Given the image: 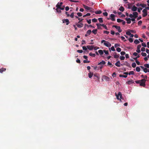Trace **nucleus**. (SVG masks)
<instances>
[{"mask_svg":"<svg viewBox=\"0 0 149 149\" xmlns=\"http://www.w3.org/2000/svg\"><path fill=\"white\" fill-rule=\"evenodd\" d=\"M109 49L110 51H111V50H112L113 51H115V49L113 46H112L111 48H109Z\"/></svg>","mask_w":149,"mask_h":149,"instance_id":"nucleus-27","label":"nucleus"},{"mask_svg":"<svg viewBox=\"0 0 149 149\" xmlns=\"http://www.w3.org/2000/svg\"><path fill=\"white\" fill-rule=\"evenodd\" d=\"M125 19L128 24H130L131 22V19L130 18H126Z\"/></svg>","mask_w":149,"mask_h":149,"instance_id":"nucleus-21","label":"nucleus"},{"mask_svg":"<svg viewBox=\"0 0 149 149\" xmlns=\"http://www.w3.org/2000/svg\"><path fill=\"white\" fill-rule=\"evenodd\" d=\"M102 26L105 29L108 30L107 26L103 24H102Z\"/></svg>","mask_w":149,"mask_h":149,"instance_id":"nucleus-42","label":"nucleus"},{"mask_svg":"<svg viewBox=\"0 0 149 149\" xmlns=\"http://www.w3.org/2000/svg\"><path fill=\"white\" fill-rule=\"evenodd\" d=\"M116 73L115 72H114L113 73V74H112V76L113 77H116Z\"/></svg>","mask_w":149,"mask_h":149,"instance_id":"nucleus-62","label":"nucleus"},{"mask_svg":"<svg viewBox=\"0 0 149 149\" xmlns=\"http://www.w3.org/2000/svg\"><path fill=\"white\" fill-rule=\"evenodd\" d=\"M134 74V72L133 71H130L128 73V74L129 75H133Z\"/></svg>","mask_w":149,"mask_h":149,"instance_id":"nucleus-38","label":"nucleus"},{"mask_svg":"<svg viewBox=\"0 0 149 149\" xmlns=\"http://www.w3.org/2000/svg\"><path fill=\"white\" fill-rule=\"evenodd\" d=\"M129 30L131 32V33H136L135 31H134V30Z\"/></svg>","mask_w":149,"mask_h":149,"instance_id":"nucleus-61","label":"nucleus"},{"mask_svg":"<svg viewBox=\"0 0 149 149\" xmlns=\"http://www.w3.org/2000/svg\"><path fill=\"white\" fill-rule=\"evenodd\" d=\"M97 20L95 18L93 19H92V21L93 22H96L97 21Z\"/></svg>","mask_w":149,"mask_h":149,"instance_id":"nucleus-60","label":"nucleus"},{"mask_svg":"<svg viewBox=\"0 0 149 149\" xmlns=\"http://www.w3.org/2000/svg\"><path fill=\"white\" fill-rule=\"evenodd\" d=\"M143 16L144 17H145L147 15V11L146 9H144L143 10Z\"/></svg>","mask_w":149,"mask_h":149,"instance_id":"nucleus-9","label":"nucleus"},{"mask_svg":"<svg viewBox=\"0 0 149 149\" xmlns=\"http://www.w3.org/2000/svg\"><path fill=\"white\" fill-rule=\"evenodd\" d=\"M103 78L106 81H109L110 80V78L108 77L104 76Z\"/></svg>","mask_w":149,"mask_h":149,"instance_id":"nucleus-14","label":"nucleus"},{"mask_svg":"<svg viewBox=\"0 0 149 149\" xmlns=\"http://www.w3.org/2000/svg\"><path fill=\"white\" fill-rule=\"evenodd\" d=\"M141 55L142 56L146 57L147 55V54L146 53L142 52L141 53Z\"/></svg>","mask_w":149,"mask_h":149,"instance_id":"nucleus-36","label":"nucleus"},{"mask_svg":"<svg viewBox=\"0 0 149 149\" xmlns=\"http://www.w3.org/2000/svg\"><path fill=\"white\" fill-rule=\"evenodd\" d=\"M141 47V45H139L137 46V49L136 50V52L138 53H140L141 52V51L140 50V48Z\"/></svg>","mask_w":149,"mask_h":149,"instance_id":"nucleus-12","label":"nucleus"},{"mask_svg":"<svg viewBox=\"0 0 149 149\" xmlns=\"http://www.w3.org/2000/svg\"><path fill=\"white\" fill-rule=\"evenodd\" d=\"M63 23H65L66 25H68L69 23V21L68 19H65L63 20Z\"/></svg>","mask_w":149,"mask_h":149,"instance_id":"nucleus-11","label":"nucleus"},{"mask_svg":"<svg viewBox=\"0 0 149 149\" xmlns=\"http://www.w3.org/2000/svg\"><path fill=\"white\" fill-rule=\"evenodd\" d=\"M117 21L118 22H123V20L121 19H117Z\"/></svg>","mask_w":149,"mask_h":149,"instance_id":"nucleus-45","label":"nucleus"},{"mask_svg":"<svg viewBox=\"0 0 149 149\" xmlns=\"http://www.w3.org/2000/svg\"><path fill=\"white\" fill-rule=\"evenodd\" d=\"M120 38H121L122 40H123L124 41H125L126 40L125 39V38L123 36H121L120 37Z\"/></svg>","mask_w":149,"mask_h":149,"instance_id":"nucleus-49","label":"nucleus"},{"mask_svg":"<svg viewBox=\"0 0 149 149\" xmlns=\"http://www.w3.org/2000/svg\"><path fill=\"white\" fill-rule=\"evenodd\" d=\"M102 13V11L101 10H99L98 11H96L95 12V13L96 14H100Z\"/></svg>","mask_w":149,"mask_h":149,"instance_id":"nucleus-40","label":"nucleus"},{"mask_svg":"<svg viewBox=\"0 0 149 149\" xmlns=\"http://www.w3.org/2000/svg\"><path fill=\"white\" fill-rule=\"evenodd\" d=\"M134 42L136 44H137L139 43V41L137 39L135 40L134 41Z\"/></svg>","mask_w":149,"mask_h":149,"instance_id":"nucleus-26","label":"nucleus"},{"mask_svg":"<svg viewBox=\"0 0 149 149\" xmlns=\"http://www.w3.org/2000/svg\"><path fill=\"white\" fill-rule=\"evenodd\" d=\"M135 60V62H136V63H137V64L138 65H140V62L138 61L137 59H136V60Z\"/></svg>","mask_w":149,"mask_h":149,"instance_id":"nucleus-47","label":"nucleus"},{"mask_svg":"<svg viewBox=\"0 0 149 149\" xmlns=\"http://www.w3.org/2000/svg\"><path fill=\"white\" fill-rule=\"evenodd\" d=\"M77 14V15L79 17L81 16L82 15V14L81 13H78Z\"/></svg>","mask_w":149,"mask_h":149,"instance_id":"nucleus-58","label":"nucleus"},{"mask_svg":"<svg viewBox=\"0 0 149 149\" xmlns=\"http://www.w3.org/2000/svg\"><path fill=\"white\" fill-rule=\"evenodd\" d=\"M6 70V69L2 68L0 69V72L1 73H2L4 71H5Z\"/></svg>","mask_w":149,"mask_h":149,"instance_id":"nucleus-34","label":"nucleus"},{"mask_svg":"<svg viewBox=\"0 0 149 149\" xmlns=\"http://www.w3.org/2000/svg\"><path fill=\"white\" fill-rule=\"evenodd\" d=\"M144 66L147 68H149V64H145L144 65Z\"/></svg>","mask_w":149,"mask_h":149,"instance_id":"nucleus-32","label":"nucleus"},{"mask_svg":"<svg viewBox=\"0 0 149 149\" xmlns=\"http://www.w3.org/2000/svg\"><path fill=\"white\" fill-rule=\"evenodd\" d=\"M61 8H57L56 9V10L57 12L59 13H60L61 12Z\"/></svg>","mask_w":149,"mask_h":149,"instance_id":"nucleus-25","label":"nucleus"},{"mask_svg":"<svg viewBox=\"0 0 149 149\" xmlns=\"http://www.w3.org/2000/svg\"><path fill=\"white\" fill-rule=\"evenodd\" d=\"M82 48H83V49L84 50H87V49H88L87 48V46L86 47L83 46L82 47Z\"/></svg>","mask_w":149,"mask_h":149,"instance_id":"nucleus-51","label":"nucleus"},{"mask_svg":"<svg viewBox=\"0 0 149 149\" xmlns=\"http://www.w3.org/2000/svg\"><path fill=\"white\" fill-rule=\"evenodd\" d=\"M120 46V45L119 44L116 43L115 44L114 47H115L116 48L118 47H119Z\"/></svg>","mask_w":149,"mask_h":149,"instance_id":"nucleus-46","label":"nucleus"},{"mask_svg":"<svg viewBox=\"0 0 149 149\" xmlns=\"http://www.w3.org/2000/svg\"><path fill=\"white\" fill-rule=\"evenodd\" d=\"M128 40L130 42H133V40L132 38H130L128 39Z\"/></svg>","mask_w":149,"mask_h":149,"instance_id":"nucleus-48","label":"nucleus"},{"mask_svg":"<svg viewBox=\"0 0 149 149\" xmlns=\"http://www.w3.org/2000/svg\"><path fill=\"white\" fill-rule=\"evenodd\" d=\"M103 15L105 16H107L108 15V13L107 12H105L103 13Z\"/></svg>","mask_w":149,"mask_h":149,"instance_id":"nucleus-55","label":"nucleus"},{"mask_svg":"<svg viewBox=\"0 0 149 149\" xmlns=\"http://www.w3.org/2000/svg\"><path fill=\"white\" fill-rule=\"evenodd\" d=\"M120 59L121 60H123L125 59V57L123 56H120Z\"/></svg>","mask_w":149,"mask_h":149,"instance_id":"nucleus-35","label":"nucleus"},{"mask_svg":"<svg viewBox=\"0 0 149 149\" xmlns=\"http://www.w3.org/2000/svg\"><path fill=\"white\" fill-rule=\"evenodd\" d=\"M136 70L137 72H139L140 71L141 69L140 67H137L136 68Z\"/></svg>","mask_w":149,"mask_h":149,"instance_id":"nucleus-29","label":"nucleus"},{"mask_svg":"<svg viewBox=\"0 0 149 149\" xmlns=\"http://www.w3.org/2000/svg\"><path fill=\"white\" fill-rule=\"evenodd\" d=\"M126 34L130 36V35L131 34V33L130 31L129 30L126 32Z\"/></svg>","mask_w":149,"mask_h":149,"instance_id":"nucleus-50","label":"nucleus"},{"mask_svg":"<svg viewBox=\"0 0 149 149\" xmlns=\"http://www.w3.org/2000/svg\"><path fill=\"white\" fill-rule=\"evenodd\" d=\"M125 54V52L124 51H122L120 52V54L121 55H123Z\"/></svg>","mask_w":149,"mask_h":149,"instance_id":"nucleus-57","label":"nucleus"},{"mask_svg":"<svg viewBox=\"0 0 149 149\" xmlns=\"http://www.w3.org/2000/svg\"><path fill=\"white\" fill-rule=\"evenodd\" d=\"M142 45L143 46L145 47H146V44L144 42H143L142 43Z\"/></svg>","mask_w":149,"mask_h":149,"instance_id":"nucleus-59","label":"nucleus"},{"mask_svg":"<svg viewBox=\"0 0 149 149\" xmlns=\"http://www.w3.org/2000/svg\"><path fill=\"white\" fill-rule=\"evenodd\" d=\"M101 43H103L104 46L108 47H111V44L109 42L105 40H102L101 41Z\"/></svg>","mask_w":149,"mask_h":149,"instance_id":"nucleus-1","label":"nucleus"},{"mask_svg":"<svg viewBox=\"0 0 149 149\" xmlns=\"http://www.w3.org/2000/svg\"><path fill=\"white\" fill-rule=\"evenodd\" d=\"M96 25L98 29H101V26H102V24H97Z\"/></svg>","mask_w":149,"mask_h":149,"instance_id":"nucleus-24","label":"nucleus"},{"mask_svg":"<svg viewBox=\"0 0 149 149\" xmlns=\"http://www.w3.org/2000/svg\"><path fill=\"white\" fill-rule=\"evenodd\" d=\"M77 52L79 53H82L83 52V51L81 50H78L77 51Z\"/></svg>","mask_w":149,"mask_h":149,"instance_id":"nucleus-64","label":"nucleus"},{"mask_svg":"<svg viewBox=\"0 0 149 149\" xmlns=\"http://www.w3.org/2000/svg\"><path fill=\"white\" fill-rule=\"evenodd\" d=\"M77 26L78 27L81 28L83 26V24L81 23H79L77 25Z\"/></svg>","mask_w":149,"mask_h":149,"instance_id":"nucleus-19","label":"nucleus"},{"mask_svg":"<svg viewBox=\"0 0 149 149\" xmlns=\"http://www.w3.org/2000/svg\"><path fill=\"white\" fill-rule=\"evenodd\" d=\"M89 73L88 74V77L89 78H91L93 75V73L91 72L90 71H89Z\"/></svg>","mask_w":149,"mask_h":149,"instance_id":"nucleus-16","label":"nucleus"},{"mask_svg":"<svg viewBox=\"0 0 149 149\" xmlns=\"http://www.w3.org/2000/svg\"><path fill=\"white\" fill-rule=\"evenodd\" d=\"M138 54H137V53L136 52H134L133 54V55L134 56H135V57H136L138 55Z\"/></svg>","mask_w":149,"mask_h":149,"instance_id":"nucleus-52","label":"nucleus"},{"mask_svg":"<svg viewBox=\"0 0 149 149\" xmlns=\"http://www.w3.org/2000/svg\"><path fill=\"white\" fill-rule=\"evenodd\" d=\"M116 95L117 97V99L119 100L120 101H122L121 100V99H122V94L120 92H118L117 94L116 93Z\"/></svg>","mask_w":149,"mask_h":149,"instance_id":"nucleus-3","label":"nucleus"},{"mask_svg":"<svg viewBox=\"0 0 149 149\" xmlns=\"http://www.w3.org/2000/svg\"><path fill=\"white\" fill-rule=\"evenodd\" d=\"M134 83V81L133 80H132V79L129 80H128L126 82V83L127 84H129V85L132 84H133Z\"/></svg>","mask_w":149,"mask_h":149,"instance_id":"nucleus-10","label":"nucleus"},{"mask_svg":"<svg viewBox=\"0 0 149 149\" xmlns=\"http://www.w3.org/2000/svg\"><path fill=\"white\" fill-rule=\"evenodd\" d=\"M132 66L133 68H135L136 66V63L134 62L132 64Z\"/></svg>","mask_w":149,"mask_h":149,"instance_id":"nucleus-33","label":"nucleus"},{"mask_svg":"<svg viewBox=\"0 0 149 149\" xmlns=\"http://www.w3.org/2000/svg\"><path fill=\"white\" fill-rule=\"evenodd\" d=\"M70 16L71 18H73L74 17V13L72 12Z\"/></svg>","mask_w":149,"mask_h":149,"instance_id":"nucleus-54","label":"nucleus"},{"mask_svg":"<svg viewBox=\"0 0 149 149\" xmlns=\"http://www.w3.org/2000/svg\"><path fill=\"white\" fill-rule=\"evenodd\" d=\"M119 76L120 77H124V78H126L127 77V75H124L120 74L119 75Z\"/></svg>","mask_w":149,"mask_h":149,"instance_id":"nucleus-39","label":"nucleus"},{"mask_svg":"<svg viewBox=\"0 0 149 149\" xmlns=\"http://www.w3.org/2000/svg\"><path fill=\"white\" fill-rule=\"evenodd\" d=\"M92 32L95 35L97 33V29H93V30H92Z\"/></svg>","mask_w":149,"mask_h":149,"instance_id":"nucleus-28","label":"nucleus"},{"mask_svg":"<svg viewBox=\"0 0 149 149\" xmlns=\"http://www.w3.org/2000/svg\"><path fill=\"white\" fill-rule=\"evenodd\" d=\"M133 14H130L129 15V17L131 18H134V17L133 16Z\"/></svg>","mask_w":149,"mask_h":149,"instance_id":"nucleus-56","label":"nucleus"},{"mask_svg":"<svg viewBox=\"0 0 149 149\" xmlns=\"http://www.w3.org/2000/svg\"><path fill=\"white\" fill-rule=\"evenodd\" d=\"M106 62L104 61H102L100 63H99L98 64L99 65V68L101 69L104 66V65L105 64Z\"/></svg>","mask_w":149,"mask_h":149,"instance_id":"nucleus-2","label":"nucleus"},{"mask_svg":"<svg viewBox=\"0 0 149 149\" xmlns=\"http://www.w3.org/2000/svg\"><path fill=\"white\" fill-rule=\"evenodd\" d=\"M89 62L90 61H88L87 60H84V63H89Z\"/></svg>","mask_w":149,"mask_h":149,"instance_id":"nucleus-63","label":"nucleus"},{"mask_svg":"<svg viewBox=\"0 0 149 149\" xmlns=\"http://www.w3.org/2000/svg\"><path fill=\"white\" fill-rule=\"evenodd\" d=\"M116 51L118 52H121V49H120V48H119V47H118L116 49Z\"/></svg>","mask_w":149,"mask_h":149,"instance_id":"nucleus-44","label":"nucleus"},{"mask_svg":"<svg viewBox=\"0 0 149 149\" xmlns=\"http://www.w3.org/2000/svg\"><path fill=\"white\" fill-rule=\"evenodd\" d=\"M83 6L84 8L86 10H90L91 9V8L88 6L85 5H83Z\"/></svg>","mask_w":149,"mask_h":149,"instance_id":"nucleus-13","label":"nucleus"},{"mask_svg":"<svg viewBox=\"0 0 149 149\" xmlns=\"http://www.w3.org/2000/svg\"><path fill=\"white\" fill-rule=\"evenodd\" d=\"M93 49H94L95 50H96L99 48L97 46H93Z\"/></svg>","mask_w":149,"mask_h":149,"instance_id":"nucleus-41","label":"nucleus"},{"mask_svg":"<svg viewBox=\"0 0 149 149\" xmlns=\"http://www.w3.org/2000/svg\"><path fill=\"white\" fill-rule=\"evenodd\" d=\"M146 80L144 79H143L140 80V85L141 86L145 87L146 86L145 82Z\"/></svg>","mask_w":149,"mask_h":149,"instance_id":"nucleus-4","label":"nucleus"},{"mask_svg":"<svg viewBox=\"0 0 149 149\" xmlns=\"http://www.w3.org/2000/svg\"><path fill=\"white\" fill-rule=\"evenodd\" d=\"M131 9L132 11H134L137 10V8L134 6H133L132 7Z\"/></svg>","mask_w":149,"mask_h":149,"instance_id":"nucleus-18","label":"nucleus"},{"mask_svg":"<svg viewBox=\"0 0 149 149\" xmlns=\"http://www.w3.org/2000/svg\"><path fill=\"white\" fill-rule=\"evenodd\" d=\"M98 19L100 22L102 23V22H103L102 19V18H99Z\"/></svg>","mask_w":149,"mask_h":149,"instance_id":"nucleus-43","label":"nucleus"},{"mask_svg":"<svg viewBox=\"0 0 149 149\" xmlns=\"http://www.w3.org/2000/svg\"><path fill=\"white\" fill-rule=\"evenodd\" d=\"M98 52L100 55H102L103 54L104 50L103 51L101 49L99 50L98 51Z\"/></svg>","mask_w":149,"mask_h":149,"instance_id":"nucleus-23","label":"nucleus"},{"mask_svg":"<svg viewBox=\"0 0 149 149\" xmlns=\"http://www.w3.org/2000/svg\"><path fill=\"white\" fill-rule=\"evenodd\" d=\"M134 18H136L137 16L138 15V13L136 12H134L133 13Z\"/></svg>","mask_w":149,"mask_h":149,"instance_id":"nucleus-20","label":"nucleus"},{"mask_svg":"<svg viewBox=\"0 0 149 149\" xmlns=\"http://www.w3.org/2000/svg\"><path fill=\"white\" fill-rule=\"evenodd\" d=\"M91 32V30H88L86 32V34L85 35V36H88L90 35Z\"/></svg>","mask_w":149,"mask_h":149,"instance_id":"nucleus-22","label":"nucleus"},{"mask_svg":"<svg viewBox=\"0 0 149 149\" xmlns=\"http://www.w3.org/2000/svg\"><path fill=\"white\" fill-rule=\"evenodd\" d=\"M104 52L106 55H108L109 54V52L108 51L104 50Z\"/></svg>","mask_w":149,"mask_h":149,"instance_id":"nucleus-53","label":"nucleus"},{"mask_svg":"<svg viewBox=\"0 0 149 149\" xmlns=\"http://www.w3.org/2000/svg\"><path fill=\"white\" fill-rule=\"evenodd\" d=\"M115 17L114 15L111 14L110 16V19L112 21H114L115 20Z\"/></svg>","mask_w":149,"mask_h":149,"instance_id":"nucleus-8","label":"nucleus"},{"mask_svg":"<svg viewBox=\"0 0 149 149\" xmlns=\"http://www.w3.org/2000/svg\"><path fill=\"white\" fill-rule=\"evenodd\" d=\"M89 55L91 56H92L93 57H95V55L94 54H93L92 53H89Z\"/></svg>","mask_w":149,"mask_h":149,"instance_id":"nucleus-37","label":"nucleus"},{"mask_svg":"<svg viewBox=\"0 0 149 149\" xmlns=\"http://www.w3.org/2000/svg\"><path fill=\"white\" fill-rule=\"evenodd\" d=\"M115 65L118 67H120V63L119 61H117L115 63Z\"/></svg>","mask_w":149,"mask_h":149,"instance_id":"nucleus-17","label":"nucleus"},{"mask_svg":"<svg viewBox=\"0 0 149 149\" xmlns=\"http://www.w3.org/2000/svg\"><path fill=\"white\" fill-rule=\"evenodd\" d=\"M62 3H63L62 2L58 3L56 5L57 8H60L61 10H64V8L63 7H61Z\"/></svg>","mask_w":149,"mask_h":149,"instance_id":"nucleus-5","label":"nucleus"},{"mask_svg":"<svg viewBox=\"0 0 149 149\" xmlns=\"http://www.w3.org/2000/svg\"><path fill=\"white\" fill-rule=\"evenodd\" d=\"M93 45H87V47L88 49L89 50H91L93 49Z\"/></svg>","mask_w":149,"mask_h":149,"instance_id":"nucleus-15","label":"nucleus"},{"mask_svg":"<svg viewBox=\"0 0 149 149\" xmlns=\"http://www.w3.org/2000/svg\"><path fill=\"white\" fill-rule=\"evenodd\" d=\"M113 27H115L119 32H121L122 31V30L119 26L113 25Z\"/></svg>","mask_w":149,"mask_h":149,"instance_id":"nucleus-7","label":"nucleus"},{"mask_svg":"<svg viewBox=\"0 0 149 149\" xmlns=\"http://www.w3.org/2000/svg\"><path fill=\"white\" fill-rule=\"evenodd\" d=\"M141 68L143 70V71L145 73H147V72H149V69H148L146 68H144L143 66H141Z\"/></svg>","mask_w":149,"mask_h":149,"instance_id":"nucleus-6","label":"nucleus"},{"mask_svg":"<svg viewBox=\"0 0 149 149\" xmlns=\"http://www.w3.org/2000/svg\"><path fill=\"white\" fill-rule=\"evenodd\" d=\"M119 10L121 11H123L124 10V8L122 6H120L119 8Z\"/></svg>","mask_w":149,"mask_h":149,"instance_id":"nucleus-31","label":"nucleus"},{"mask_svg":"<svg viewBox=\"0 0 149 149\" xmlns=\"http://www.w3.org/2000/svg\"><path fill=\"white\" fill-rule=\"evenodd\" d=\"M113 56H114V57L115 58H118L119 57V55H118L116 53H115L114 55H113Z\"/></svg>","mask_w":149,"mask_h":149,"instance_id":"nucleus-30","label":"nucleus"}]
</instances>
